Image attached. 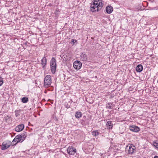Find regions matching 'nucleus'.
<instances>
[{"label":"nucleus","mask_w":158,"mask_h":158,"mask_svg":"<svg viewBox=\"0 0 158 158\" xmlns=\"http://www.w3.org/2000/svg\"><path fill=\"white\" fill-rule=\"evenodd\" d=\"M99 132L98 130H96L92 131V135L94 136H98L99 135Z\"/></svg>","instance_id":"nucleus-17"},{"label":"nucleus","mask_w":158,"mask_h":158,"mask_svg":"<svg viewBox=\"0 0 158 158\" xmlns=\"http://www.w3.org/2000/svg\"><path fill=\"white\" fill-rule=\"evenodd\" d=\"M113 7L111 6H107L106 8V12L108 14L111 13L113 11Z\"/></svg>","instance_id":"nucleus-11"},{"label":"nucleus","mask_w":158,"mask_h":158,"mask_svg":"<svg viewBox=\"0 0 158 158\" xmlns=\"http://www.w3.org/2000/svg\"><path fill=\"white\" fill-rule=\"evenodd\" d=\"M24 128V125L23 124H20L16 127L15 130L17 132H20L22 131Z\"/></svg>","instance_id":"nucleus-9"},{"label":"nucleus","mask_w":158,"mask_h":158,"mask_svg":"<svg viewBox=\"0 0 158 158\" xmlns=\"http://www.w3.org/2000/svg\"><path fill=\"white\" fill-rule=\"evenodd\" d=\"M3 83V79L0 77V86H1Z\"/></svg>","instance_id":"nucleus-23"},{"label":"nucleus","mask_w":158,"mask_h":158,"mask_svg":"<svg viewBox=\"0 0 158 158\" xmlns=\"http://www.w3.org/2000/svg\"><path fill=\"white\" fill-rule=\"evenodd\" d=\"M81 56L84 60H87V56L86 54L82 53Z\"/></svg>","instance_id":"nucleus-18"},{"label":"nucleus","mask_w":158,"mask_h":158,"mask_svg":"<svg viewBox=\"0 0 158 158\" xmlns=\"http://www.w3.org/2000/svg\"><path fill=\"white\" fill-rule=\"evenodd\" d=\"M143 69V67L142 65L139 64L136 68V70L137 72H141Z\"/></svg>","instance_id":"nucleus-14"},{"label":"nucleus","mask_w":158,"mask_h":158,"mask_svg":"<svg viewBox=\"0 0 158 158\" xmlns=\"http://www.w3.org/2000/svg\"><path fill=\"white\" fill-rule=\"evenodd\" d=\"M60 11H59V10H56V11L55 12V14H56V15H58V12Z\"/></svg>","instance_id":"nucleus-26"},{"label":"nucleus","mask_w":158,"mask_h":158,"mask_svg":"<svg viewBox=\"0 0 158 158\" xmlns=\"http://www.w3.org/2000/svg\"><path fill=\"white\" fill-rule=\"evenodd\" d=\"M52 5V4H51V3H50L49 4V6H51Z\"/></svg>","instance_id":"nucleus-29"},{"label":"nucleus","mask_w":158,"mask_h":158,"mask_svg":"<svg viewBox=\"0 0 158 158\" xmlns=\"http://www.w3.org/2000/svg\"><path fill=\"white\" fill-rule=\"evenodd\" d=\"M64 106L65 107L67 108H69L70 107V105H69L68 103L66 102L64 103Z\"/></svg>","instance_id":"nucleus-22"},{"label":"nucleus","mask_w":158,"mask_h":158,"mask_svg":"<svg viewBox=\"0 0 158 158\" xmlns=\"http://www.w3.org/2000/svg\"><path fill=\"white\" fill-rule=\"evenodd\" d=\"M107 127L110 129H112L113 127V124L112 121H109L107 122L106 124Z\"/></svg>","instance_id":"nucleus-13"},{"label":"nucleus","mask_w":158,"mask_h":158,"mask_svg":"<svg viewBox=\"0 0 158 158\" xmlns=\"http://www.w3.org/2000/svg\"><path fill=\"white\" fill-rule=\"evenodd\" d=\"M17 142V141H14V139H13L12 142V144L13 145H15L17 143H16Z\"/></svg>","instance_id":"nucleus-25"},{"label":"nucleus","mask_w":158,"mask_h":158,"mask_svg":"<svg viewBox=\"0 0 158 158\" xmlns=\"http://www.w3.org/2000/svg\"><path fill=\"white\" fill-rule=\"evenodd\" d=\"M129 129L132 132H137L140 131V128L134 125L129 126Z\"/></svg>","instance_id":"nucleus-7"},{"label":"nucleus","mask_w":158,"mask_h":158,"mask_svg":"<svg viewBox=\"0 0 158 158\" xmlns=\"http://www.w3.org/2000/svg\"><path fill=\"white\" fill-rule=\"evenodd\" d=\"M20 135L21 138L22 139H23L24 141L27 137V132H24L23 134L21 135Z\"/></svg>","instance_id":"nucleus-16"},{"label":"nucleus","mask_w":158,"mask_h":158,"mask_svg":"<svg viewBox=\"0 0 158 158\" xmlns=\"http://www.w3.org/2000/svg\"><path fill=\"white\" fill-rule=\"evenodd\" d=\"M153 145L155 148L158 149V141L154 142L153 143Z\"/></svg>","instance_id":"nucleus-20"},{"label":"nucleus","mask_w":158,"mask_h":158,"mask_svg":"<svg viewBox=\"0 0 158 158\" xmlns=\"http://www.w3.org/2000/svg\"><path fill=\"white\" fill-rule=\"evenodd\" d=\"M22 139L20 135H16L14 139V141H17L16 143H18L19 142H22L23 141V140Z\"/></svg>","instance_id":"nucleus-10"},{"label":"nucleus","mask_w":158,"mask_h":158,"mask_svg":"<svg viewBox=\"0 0 158 158\" xmlns=\"http://www.w3.org/2000/svg\"><path fill=\"white\" fill-rule=\"evenodd\" d=\"M154 158H158V156H156L154 157Z\"/></svg>","instance_id":"nucleus-28"},{"label":"nucleus","mask_w":158,"mask_h":158,"mask_svg":"<svg viewBox=\"0 0 158 158\" xmlns=\"http://www.w3.org/2000/svg\"><path fill=\"white\" fill-rule=\"evenodd\" d=\"M135 151V147L133 144L127 145L126 148V151L129 154H133Z\"/></svg>","instance_id":"nucleus-4"},{"label":"nucleus","mask_w":158,"mask_h":158,"mask_svg":"<svg viewBox=\"0 0 158 158\" xmlns=\"http://www.w3.org/2000/svg\"><path fill=\"white\" fill-rule=\"evenodd\" d=\"M68 153L69 155H74L76 152V148L72 146L69 147L67 149Z\"/></svg>","instance_id":"nucleus-8"},{"label":"nucleus","mask_w":158,"mask_h":158,"mask_svg":"<svg viewBox=\"0 0 158 158\" xmlns=\"http://www.w3.org/2000/svg\"><path fill=\"white\" fill-rule=\"evenodd\" d=\"M157 83H158V80H157Z\"/></svg>","instance_id":"nucleus-30"},{"label":"nucleus","mask_w":158,"mask_h":158,"mask_svg":"<svg viewBox=\"0 0 158 158\" xmlns=\"http://www.w3.org/2000/svg\"><path fill=\"white\" fill-rule=\"evenodd\" d=\"M15 115L16 117H18L19 115V114L18 113L16 112L15 114Z\"/></svg>","instance_id":"nucleus-27"},{"label":"nucleus","mask_w":158,"mask_h":158,"mask_svg":"<svg viewBox=\"0 0 158 158\" xmlns=\"http://www.w3.org/2000/svg\"><path fill=\"white\" fill-rule=\"evenodd\" d=\"M103 6L102 0H94L91 3L90 11L96 12L100 10Z\"/></svg>","instance_id":"nucleus-1"},{"label":"nucleus","mask_w":158,"mask_h":158,"mask_svg":"<svg viewBox=\"0 0 158 158\" xmlns=\"http://www.w3.org/2000/svg\"><path fill=\"white\" fill-rule=\"evenodd\" d=\"M82 65V63L79 60H76L73 63L74 68L77 70L80 69L81 68Z\"/></svg>","instance_id":"nucleus-6"},{"label":"nucleus","mask_w":158,"mask_h":158,"mask_svg":"<svg viewBox=\"0 0 158 158\" xmlns=\"http://www.w3.org/2000/svg\"><path fill=\"white\" fill-rule=\"evenodd\" d=\"M28 101V99L27 98L23 97L22 98V102L23 103H26Z\"/></svg>","instance_id":"nucleus-19"},{"label":"nucleus","mask_w":158,"mask_h":158,"mask_svg":"<svg viewBox=\"0 0 158 158\" xmlns=\"http://www.w3.org/2000/svg\"><path fill=\"white\" fill-rule=\"evenodd\" d=\"M50 64L52 73L54 74L56 72V60L55 58H52L50 61Z\"/></svg>","instance_id":"nucleus-2"},{"label":"nucleus","mask_w":158,"mask_h":158,"mask_svg":"<svg viewBox=\"0 0 158 158\" xmlns=\"http://www.w3.org/2000/svg\"><path fill=\"white\" fill-rule=\"evenodd\" d=\"M52 83L51 77L50 75H47L45 77L44 82V86L45 88L49 87Z\"/></svg>","instance_id":"nucleus-3"},{"label":"nucleus","mask_w":158,"mask_h":158,"mask_svg":"<svg viewBox=\"0 0 158 158\" xmlns=\"http://www.w3.org/2000/svg\"><path fill=\"white\" fill-rule=\"evenodd\" d=\"M77 42V40H74V39H72V40L71 41V43H73V44H74L75 42Z\"/></svg>","instance_id":"nucleus-24"},{"label":"nucleus","mask_w":158,"mask_h":158,"mask_svg":"<svg viewBox=\"0 0 158 158\" xmlns=\"http://www.w3.org/2000/svg\"><path fill=\"white\" fill-rule=\"evenodd\" d=\"M82 116V114L80 112L77 111L75 113V116L76 118H80Z\"/></svg>","instance_id":"nucleus-15"},{"label":"nucleus","mask_w":158,"mask_h":158,"mask_svg":"<svg viewBox=\"0 0 158 158\" xmlns=\"http://www.w3.org/2000/svg\"><path fill=\"white\" fill-rule=\"evenodd\" d=\"M42 66L43 69L45 68L47 64V59L45 56H44L41 60Z\"/></svg>","instance_id":"nucleus-12"},{"label":"nucleus","mask_w":158,"mask_h":158,"mask_svg":"<svg viewBox=\"0 0 158 158\" xmlns=\"http://www.w3.org/2000/svg\"><path fill=\"white\" fill-rule=\"evenodd\" d=\"M112 105V103H108L106 104V107L107 108L111 109L112 108L111 105Z\"/></svg>","instance_id":"nucleus-21"},{"label":"nucleus","mask_w":158,"mask_h":158,"mask_svg":"<svg viewBox=\"0 0 158 158\" xmlns=\"http://www.w3.org/2000/svg\"><path fill=\"white\" fill-rule=\"evenodd\" d=\"M11 144L10 142L9 141H6L3 142L1 146V149L2 150L6 149L10 146Z\"/></svg>","instance_id":"nucleus-5"}]
</instances>
